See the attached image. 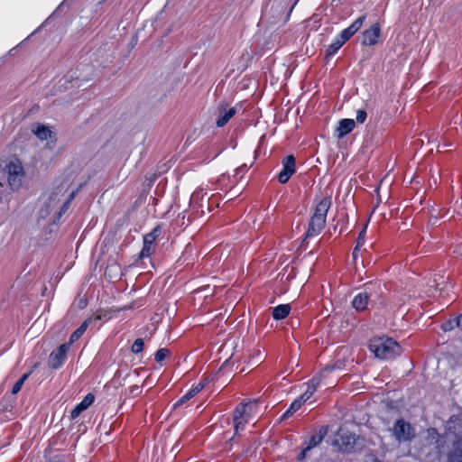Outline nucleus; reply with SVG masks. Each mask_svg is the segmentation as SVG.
<instances>
[{
    "label": "nucleus",
    "instance_id": "nucleus-11",
    "mask_svg": "<svg viewBox=\"0 0 462 462\" xmlns=\"http://www.w3.org/2000/svg\"><path fill=\"white\" fill-rule=\"evenodd\" d=\"M218 117L216 124L218 127H223L236 115V109L229 106L226 103L219 104L217 106Z\"/></svg>",
    "mask_w": 462,
    "mask_h": 462
},
{
    "label": "nucleus",
    "instance_id": "nucleus-29",
    "mask_svg": "<svg viewBox=\"0 0 462 462\" xmlns=\"http://www.w3.org/2000/svg\"><path fill=\"white\" fill-rule=\"evenodd\" d=\"M169 356V350L166 349V348H161L159 349L155 355H154V357H155V360L156 362L158 363H161L162 362L167 356Z\"/></svg>",
    "mask_w": 462,
    "mask_h": 462
},
{
    "label": "nucleus",
    "instance_id": "nucleus-15",
    "mask_svg": "<svg viewBox=\"0 0 462 462\" xmlns=\"http://www.w3.org/2000/svg\"><path fill=\"white\" fill-rule=\"evenodd\" d=\"M94 395L91 393H88L85 396V398L82 400L80 403H79L72 411L70 417L71 419H76L79 414L87 410L94 402Z\"/></svg>",
    "mask_w": 462,
    "mask_h": 462
},
{
    "label": "nucleus",
    "instance_id": "nucleus-41",
    "mask_svg": "<svg viewBox=\"0 0 462 462\" xmlns=\"http://www.w3.org/2000/svg\"><path fill=\"white\" fill-rule=\"evenodd\" d=\"M347 29L350 32V33H352V35H354L356 32V30L354 27L353 23L349 27H347Z\"/></svg>",
    "mask_w": 462,
    "mask_h": 462
},
{
    "label": "nucleus",
    "instance_id": "nucleus-43",
    "mask_svg": "<svg viewBox=\"0 0 462 462\" xmlns=\"http://www.w3.org/2000/svg\"><path fill=\"white\" fill-rule=\"evenodd\" d=\"M106 315L103 314L102 312H99L96 315V318L95 319L97 320V319H101L103 317H105Z\"/></svg>",
    "mask_w": 462,
    "mask_h": 462
},
{
    "label": "nucleus",
    "instance_id": "nucleus-49",
    "mask_svg": "<svg viewBox=\"0 0 462 462\" xmlns=\"http://www.w3.org/2000/svg\"><path fill=\"white\" fill-rule=\"evenodd\" d=\"M380 201H381V198H380V196L378 195V202H380ZM377 204H379V203H377ZM377 206H378V205H376V207H377Z\"/></svg>",
    "mask_w": 462,
    "mask_h": 462
},
{
    "label": "nucleus",
    "instance_id": "nucleus-20",
    "mask_svg": "<svg viewBox=\"0 0 462 462\" xmlns=\"http://www.w3.org/2000/svg\"><path fill=\"white\" fill-rule=\"evenodd\" d=\"M327 371H328V368L324 369L319 377H315L311 380L310 384L309 385L306 392L301 394L303 399L308 401L312 396V394L314 393V392L316 391L318 385L319 384V383L321 381V377L325 376V373Z\"/></svg>",
    "mask_w": 462,
    "mask_h": 462
},
{
    "label": "nucleus",
    "instance_id": "nucleus-30",
    "mask_svg": "<svg viewBox=\"0 0 462 462\" xmlns=\"http://www.w3.org/2000/svg\"><path fill=\"white\" fill-rule=\"evenodd\" d=\"M366 227H367V223L365 225L363 230L360 232V234L358 236L357 242H356L357 247H361L365 244V236Z\"/></svg>",
    "mask_w": 462,
    "mask_h": 462
},
{
    "label": "nucleus",
    "instance_id": "nucleus-40",
    "mask_svg": "<svg viewBox=\"0 0 462 462\" xmlns=\"http://www.w3.org/2000/svg\"><path fill=\"white\" fill-rule=\"evenodd\" d=\"M347 29L350 32V33H352V35H354L356 32V30L354 27L353 23L349 27H347Z\"/></svg>",
    "mask_w": 462,
    "mask_h": 462
},
{
    "label": "nucleus",
    "instance_id": "nucleus-24",
    "mask_svg": "<svg viewBox=\"0 0 462 462\" xmlns=\"http://www.w3.org/2000/svg\"><path fill=\"white\" fill-rule=\"evenodd\" d=\"M427 439L430 444L435 445L436 448H439L442 445L440 442L441 437L436 429L430 428L427 430Z\"/></svg>",
    "mask_w": 462,
    "mask_h": 462
},
{
    "label": "nucleus",
    "instance_id": "nucleus-27",
    "mask_svg": "<svg viewBox=\"0 0 462 462\" xmlns=\"http://www.w3.org/2000/svg\"><path fill=\"white\" fill-rule=\"evenodd\" d=\"M28 376H29V374H23V376L14 383V385L13 386V389H12L13 394H16L19 393L23 384L27 380Z\"/></svg>",
    "mask_w": 462,
    "mask_h": 462
},
{
    "label": "nucleus",
    "instance_id": "nucleus-6",
    "mask_svg": "<svg viewBox=\"0 0 462 462\" xmlns=\"http://www.w3.org/2000/svg\"><path fill=\"white\" fill-rule=\"evenodd\" d=\"M392 435L399 442H406L414 437V430L409 422L403 420H398L393 427L390 429Z\"/></svg>",
    "mask_w": 462,
    "mask_h": 462
},
{
    "label": "nucleus",
    "instance_id": "nucleus-33",
    "mask_svg": "<svg viewBox=\"0 0 462 462\" xmlns=\"http://www.w3.org/2000/svg\"><path fill=\"white\" fill-rule=\"evenodd\" d=\"M352 36V33L348 31V29H345L342 31L339 39L344 40V43Z\"/></svg>",
    "mask_w": 462,
    "mask_h": 462
},
{
    "label": "nucleus",
    "instance_id": "nucleus-19",
    "mask_svg": "<svg viewBox=\"0 0 462 462\" xmlns=\"http://www.w3.org/2000/svg\"><path fill=\"white\" fill-rule=\"evenodd\" d=\"M355 121L353 119H342L337 128V137L342 138L346 134L351 132L355 127Z\"/></svg>",
    "mask_w": 462,
    "mask_h": 462
},
{
    "label": "nucleus",
    "instance_id": "nucleus-26",
    "mask_svg": "<svg viewBox=\"0 0 462 462\" xmlns=\"http://www.w3.org/2000/svg\"><path fill=\"white\" fill-rule=\"evenodd\" d=\"M344 44V40L337 39L335 42L329 45L327 51V58L332 54H334L342 45Z\"/></svg>",
    "mask_w": 462,
    "mask_h": 462
},
{
    "label": "nucleus",
    "instance_id": "nucleus-2",
    "mask_svg": "<svg viewBox=\"0 0 462 462\" xmlns=\"http://www.w3.org/2000/svg\"><path fill=\"white\" fill-rule=\"evenodd\" d=\"M369 347L377 358L391 359L401 355L402 347L390 337H376L371 340Z\"/></svg>",
    "mask_w": 462,
    "mask_h": 462
},
{
    "label": "nucleus",
    "instance_id": "nucleus-46",
    "mask_svg": "<svg viewBox=\"0 0 462 462\" xmlns=\"http://www.w3.org/2000/svg\"><path fill=\"white\" fill-rule=\"evenodd\" d=\"M197 197H198V194L197 193H193L192 197H191V199L194 200Z\"/></svg>",
    "mask_w": 462,
    "mask_h": 462
},
{
    "label": "nucleus",
    "instance_id": "nucleus-31",
    "mask_svg": "<svg viewBox=\"0 0 462 462\" xmlns=\"http://www.w3.org/2000/svg\"><path fill=\"white\" fill-rule=\"evenodd\" d=\"M367 114L365 110H358L356 112V121L358 123H364L366 119Z\"/></svg>",
    "mask_w": 462,
    "mask_h": 462
},
{
    "label": "nucleus",
    "instance_id": "nucleus-34",
    "mask_svg": "<svg viewBox=\"0 0 462 462\" xmlns=\"http://www.w3.org/2000/svg\"><path fill=\"white\" fill-rule=\"evenodd\" d=\"M454 328V321L448 320L445 324L442 325V328L444 331H449Z\"/></svg>",
    "mask_w": 462,
    "mask_h": 462
},
{
    "label": "nucleus",
    "instance_id": "nucleus-16",
    "mask_svg": "<svg viewBox=\"0 0 462 462\" xmlns=\"http://www.w3.org/2000/svg\"><path fill=\"white\" fill-rule=\"evenodd\" d=\"M448 462H462V441H454L448 455Z\"/></svg>",
    "mask_w": 462,
    "mask_h": 462
},
{
    "label": "nucleus",
    "instance_id": "nucleus-44",
    "mask_svg": "<svg viewBox=\"0 0 462 462\" xmlns=\"http://www.w3.org/2000/svg\"><path fill=\"white\" fill-rule=\"evenodd\" d=\"M232 346H233V343H230V344L226 343V344L223 346V349H224V348L232 347Z\"/></svg>",
    "mask_w": 462,
    "mask_h": 462
},
{
    "label": "nucleus",
    "instance_id": "nucleus-42",
    "mask_svg": "<svg viewBox=\"0 0 462 462\" xmlns=\"http://www.w3.org/2000/svg\"><path fill=\"white\" fill-rule=\"evenodd\" d=\"M410 226H411V222L410 221H403L402 223V228H408Z\"/></svg>",
    "mask_w": 462,
    "mask_h": 462
},
{
    "label": "nucleus",
    "instance_id": "nucleus-1",
    "mask_svg": "<svg viewBox=\"0 0 462 462\" xmlns=\"http://www.w3.org/2000/svg\"><path fill=\"white\" fill-rule=\"evenodd\" d=\"M69 180H56L51 189L42 198V204L39 216L42 219L51 217L58 220L66 211L69 203L74 199L77 189H69Z\"/></svg>",
    "mask_w": 462,
    "mask_h": 462
},
{
    "label": "nucleus",
    "instance_id": "nucleus-36",
    "mask_svg": "<svg viewBox=\"0 0 462 462\" xmlns=\"http://www.w3.org/2000/svg\"><path fill=\"white\" fill-rule=\"evenodd\" d=\"M434 282H435V287L439 288V286L445 283V281H444L443 277H440L439 280H434Z\"/></svg>",
    "mask_w": 462,
    "mask_h": 462
},
{
    "label": "nucleus",
    "instance_id": "nucleus-38",
    "mask_svg": "<svg viewBox=\"0 0 462 462\" xmlns=\"http://www.w3.org/2000/svg\"><path fill=\"white\" fill-rule=\"evenodd\" d=\"M140 388L137 385L131 387V393L133 394H138L140 393Z\"/></svg>",
    "mask_w": 462,
    "mask_h": 462
},
{
    "label": "nucleus",
    "instance_id": "nucleus-22",
    "mask_svg": "<svg viewBox=\"0 0 462 462\" xmlns=\"http://www.w3.org/2000/svg\"><path fill=\"white\" fill-rule=\"evenodd\" d=\"M326 433H327L326 429H320V430L318 434L312 436L309 442V445L306 447V448L303 449V455L306 454L309 450H310L314 447L318 446L322 441Z\"/></svg>",
    "mask_w": 462,
    "mask_h": 462
},
{
    "label": "nucleus",
    "instance_id": "nucleus-21",
    "mask_svg": "<svg viewBox=\"0 0 462 462\" xmlns=\"http://www.w3.org/2000/svg\"><path fill=\"white\" fill-rule=\"evenodd\" d=\"M291 311L290 304H282L273 310V318L276 320L285 319Z\"/></svg>",
    "mask_w": 462,
    "mask_h": 462
},
{
    "label": "nucleus",
    "instance_id": "nucleus-4",
    "mask_svg": "<svg viewBox=\"0 0 462 462\" xmlns=\"http://www.w3.org/2000/svg\"><path fill=\"white\" fill-rule=\"evenodd\" d=\"M259 407L256 400L240 404L234 411L233 422L236 434L244 430V426L252 420L253 416L256 415Z\"/></svg>",
    "mask_w": 462,
    "mask_h": 462
},
{
    "label": "nucleus",
    "instance_id": "nucleus-23",
    "mask_svg": "<svg viewBox=\"0 0 462 462\" xmlns=\"http://www.w3.org/2000/svg\"><path fill=\"white\" fill-rule=\"evenodd\" d=\"M92 321H93L92 319H86L81 324V326L72 333V335L70 336L69 344L71 345L72 343L77 341L84 334V332L86 331L88 327L92 323Z\"/></svg>",
    "mask_w": 462,
    "mask_h": 462
},
{
    "label": "nucleus",
    "instance_id": "nucleus-32",
    "mask_svg": "<svg viewBox=\"0 0 462 462\" xmlns=\"http://www.w3.org/2000/svg\"><path fill=\"white\" fill-rule=\"evenodd\" d=\"M365 19V15H363L353 23V25L356 28V32L362 27Z\"/></svg>",
    "mask_w": 462,
    "mask_h": 462
},
{
    "label": "nucleus",
    "instance_id": "nucleus-45",
    "mask_svg": "<svg viewBox=\"0 0 462 462\" xmlns=\"http://www.w3.org/2000/svg\"><path fill=\"white\" fill-rule=\"evenodd\" d=\"M386 179H387V177H384V179H383V180H381L379 188L383 184V182H387V181H386Z\"/></svg>",
    "mask_w": 462,
    "mask_h": 462
},
{
    "label": "nucleus",
    "instance_id": "nucleus-14",
    "mask_svg": "<svg viewBox=\"0 0 462 462\" xmlns=\"http://www.w3.org/2000/svg\"><path fill=\"white\" fill-rule=\"evenodd\" d=\"M209 383L208 378H204L199 383H197L193 388H191L186 394H184L175 404L174 407L180 406L184 402H188L191 398H193L196 394H198L208 383Z\"/></svg>",
    "mask_w": 462,
    "mask_h": 462
},
{
    "label": "nucleus",
    "instance_id": "nucleus-48",
    "mask_svg": "<svg viewBox=\"0 0 462 462\" xmlns=\"http://www.w3.org/2000/svg\"><path fill=\"white\" fill-rule=\"evenodd\" d=\"M405 180L408 182V183H411L413 181V179H405Z\"/></svg>",
    "mask_w": 462,
    "mask_h": 462
},
{
    "label": "nucleus",
    "instance_id": "nucleus-5",
    "mask_svg": "<svg viewBox=\"0 0 462 462\" xmlns=\"http://www.w3.org/2000/svg\"><path fill=\"white\" fill-rule=\"evenodd\" d=\"M8 174V184L12 189H19L24 180V171L23 166L18 161H12L6 166Z\"/></svg>",
    "mask_w": 462,
    "mask_h": 462
},
{
    "label": "nucleus",
    "instance_id": "nucleus-18",
    "mask_svg": "<svg viewBox=\"0 0 462 462\" xmlns=\"http://www.w3.org/2000/svg\"><path fill=\"white\" fill-rule=\"evenodd\" d=\"M369 299L370 297L366 292L359 293L354 298L352 306L356 310L363 311L366 309Z\"/></svg>",
    "mask_w": 462,
    "mask_h": 462
},
{
    "label": "nucleus",
    "instance_id": "nucleus-13",
    "mask_svg": "<svg viewBox=\"0 0 462 462\" xmlns=\"http://www.w3.org/2000/svg\"><path fill=\"white\" fill-rule=\"evenodd\" d=\"M381 35V28L378 23L373 24L369 29L365 30L363 33V45L372 46L377 43L378 38Z\"/></svg>",
    "mask_w": 462,
    "mask_h": 462
},
{
    "label": "nucleus",
    "instance_id": "nucleus-12",
    "mask_svg": "<svg viewBox=\"0 0 462 462\" xmlns=\"http://www.w3.org/2000/svg\"><path fill=\"white\" fill-rule=\"evenodd\" d=\"M282 163H283V169L279 173L278 180L281 183L284 184L290 180L291 176L296 171L294 156L293 155L286 156L285 159L283 160Z\"/></svg>",
    "mask_w": 462,
    "mask_h": 462
},
{
    "label": "nucleus",
    "instance_id": "nucleus-47",
    "mask_svg": "<svg viewBox=\"0 0 462 462\" xmlns=\"http://www.w3.org/2000/svg\"><path fill=\"white\" fill-rule=\"evenodd\" d=\"M306 456V454L303 455V451L300 455V459H303V457Z\"/></svg>",
    "mask_w": 462,
    "mask_h": 462
},
{
    "label": "nucleus",
    "instance_id": "nucleus-35",
    "mask_svg": "<svg viewBox=\"0 0 462 462\" xmlns=\"http://www.w3.org/2000/svg\"><path fill=\"white\" fill-rule=\"evenodd\" d=\"M49 462H65V460L60 456H55Z\"/></svg>",
    "mask_w": 462,
    "mask_h": 462
},
{
    "label": "nucleus",
    "instance_id": "nucleus-10",
    "mask_svg": "<svg viewBox=\"0 0 462 462\" xmlns=\"http://www.w3.org/2000/svg\"><path fill=\"white\" fill-rule=\"evenodd\" d=\"M70 345L69 343L62 344L60 347L52 352L50 356L49 365L51 368L58 369L64 363L67 353L69 349Z\"/></svg>",
    "mask_w": 462,
    "mask_h": 462
},
{
    "label": "nucleus",
    "instance_id": "nucleus-37",
    "mask_svg": "<svg viewBox=\"0 0 462 462\" xmlns=\"http://www.w3.org/2000/svg\"><path fill=\"white\" fill-rule=\"evenodd\" d=\"M456 326L462 328V314L459 315L457 319L455 320Z\"/></svg>",
    "mask_w": 462,
    "mask_h": 462
},
{
    "label": "nucleus",
    "instance_id": "nucleus-7",
    "mask_svg": "<svg viewBox=\"0 0 462 462\" xmlns=\"http://www.w3.org/2000/svg\"><path fill=\"white\" fill-rule=\"evenodd\" d=\"M356 440L355 434L345 429H339L333 441V445L341 451L351 452L354 449Z\"/></svg>",
    "mask_w": 462,
    "mask_h": 462
},
{
    "label": "nucleus",
    "instance_id": "nucleus-39",
    "mask_svg": "<svg viewBox=\"0 0 462 462\" xmlns=\"http://www.w3.org/2000/svg\"><path fill=\"white\" fill-rule=\"evenodd\" d=\"M361 247H357V245H356V247L354 248V251H353V259L354 260H356L357 258V251L360 249Z\"/></svg>",
    "mask_w": 462,
    "mask_h": 462
},
{
    "label": "nucleus",
    "instance_id": "nucleus-28",
    "mask_svg": "<svg viewBox=\"0 0 462 462\" xmlns=\"http://www.w3.org/2000/svg\"><path fill=\"white\" fill-rule=\"evenodd\" d=\"M143 346H144L143 340L142 338H137L134 342L131 350L134 354H139V353H141L143 351Z\"/></svg>",
    "mask_w": 462,
    "mask_h": 462
},
{
    "label": "nucleus",
    "instance_id": "nucleus-17",
    "mask_svg": "<svg viewBox=\"0 0 462 462\" xmlns=\"http://www.w3.org/2000/svg\"><path fill=\"white\" fill-rule=\"evenodd\" d=\"M32 131L40 140L52 139V132L46 125L40 124L34 125H32Z\"/></svg>",
    "mask_w": 462,
    "mask_h": 462
},
{
    "label": "nucleus",
    "instance_id": "nucleus-25",
    "mask_svg": "<svg viewBox=\"0 0 462 462\" xmlns=\"http://www.w3.org/2000/svg\"><path fill=\"white\" fill-rule=\"evenodd\" d=\"M307 402L305 399H303L302 395H300L298 399H296L289 408V410L283 414V418H287L293 414L296 411H298L301 405Z\"/></svg>",
    "mask_w": 462,
    "mask_h": 462
},
{
    "label": "nucleus",
    "instance_id": "nucleus-9",
    "mask_svg": "<svg viewBox=\"0 0 462 462\" xmlns=\"http://www.w3.org/2000/svg\"><path fill=\"white\" fill-rule=\"evenodd\" d=\"M160 234V228L155 227L143 237V246L140 252V257L150 256L154 251V242Z\"/></svg>",
    "mask_w": 462,
    "mask_h": 462
},
{
    "label": "nucleus",
    "instance_id": "nucleus-8",
    "mask_svg": "<svg viewBox=\"0 0 462 462\" xmlns=\"http://www.w3.org/2000/svg\"><path fill=\"white\" fill-rule=\"evenodd\" d=\"M462 435V418L457 415L451 416L446 423V432L443 438L453 441Z\"/></svg>",
    "mask_w": 462,
    "mask_h": 462
},
{
    "label": "nucleus",
    "instance_id": "nucleus-50",
    "mask_svg": "<svg viewBox=\"0 0 462 462\" xmlns=\"http://www.w3.org/2000/svg\"><path fill=\"white\" fill-rule=\"evenodd\" d=\"M2 186H3V184H2V182H0V187H2Z\"/></svg>",
    "mask_w": 462,
    "mask_h": 462
},
{
    "label": "nucleus",
    "instance_id": "nucleus-3",
    "mask_svg": "<svg viewBox=\"0 0 462 462\" xmlns=\"http://www.w3.org/2000/svg\"><path fill=\"white\" fill-rule=\"evenodd\" d=\"M331 206V198H324L315 208L311 217L306 238L318 235L325 226L327 213Z\"/></svg>",
    "mask_w": 462,
    "mask_h": 462
}]
</instances>
